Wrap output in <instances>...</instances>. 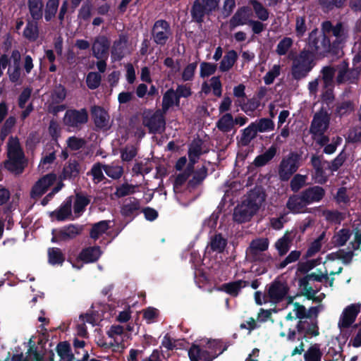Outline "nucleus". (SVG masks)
<instances>
[{
	"mask_svg": "<svg viewBox=\"0 0 361 361\" xmlns=\"http://www.w3.org/2000/svg\"><path fill=\"white\" fill-rule=\"evenodd\" d=\"M308 51L315 56L326 57L329 55L337 56L339 54L338 42H331L330 39L325 35H321L317 28L312 30L308 37Z\"/></svg>",
	"mask_w": 361,
	"mask_h": 361,
	"instance_id": "1",
	"label": "nucleus"
},
{
	"mask_svg": "<svg viewBox=\"0 0 361 361\" xmlns=\"http://www.w3.org/2000/svg\"><path fill=\"white\" fill-rule=\"evenodd\" d=\"M8 159L4 163V168L16 174H21L26 166L25 154L17 137L11 136L7 143Z\"/></svg>",
	"mask_w": 361,
	"mask_h": 361,
	"instance_id": "2",
	"label": "nucleus"
},
{
	"mask_svg": "<svg viewBox=\"0 0 361 361\" xmlns=\"http://www.w3.org/2000/svg\"><path fill=\"white\" fill-rule=\"evenodd\" d=\"M315 66L312 53L305 48L301 50L298 56L293 59L291 76L297 81L306 78Z\"/></svg>",
	"mask_w": 361,
	"mask_h": 361,
	"instance_id": "3",
	"label": "nucleus"
},
{
	"mask_svg": "<svg viewBox=\"0 0 361 361\" xmlns=\"http://www.w3.org/2000/svg\"><path fill=\"white\" fill-rule=\"evenodd\" d=\"M220 0H195L190 13L192 21L202 25L205 16H211L219 8Z\"/></svg>",
	"mask_w": 361,
	"mask_h": 361,
	"instance_id": "4",
	"label": "nucleus"
},
{
	"mask_svg": "<svg viewBox=\"0 0 361 361\" xmlns=\"http://www.w3.org/2000/svg\"><path fill=\"white\" fill-rule=\"evenodd\" d=\"M301 154L297 152H290L282 158L278 168L279 179L288 181L300 166Z\"/></svg>",
	"mask_w": 361,
	"mask_h": 361,
	"instance_id": "5",
	"label": "nucleus"
},
{
	"mask_svg": "<svg viewBox=\"0 0 361 361\" xmlns=\"http://www.w3.org/2000/svg\"><path fill=\"white\" fill-rule=\"evenodd\" d=\"M338 73L336 81L338 85L344 83L357 85L361 75V67L349 68V63L343 60L337 65Z\"/></svg>",
	"mask_w": 361,
	"mask_h": 361,
	"instance_id": "6",
	"label": "nucleus"
},
{
	"mask_svg": "<svg viewBox=\"0 0 361 361\" xmlns=\"http://www.w3.org/2000/svg\"><path fill=\"white\" fill-rule=\"evenodd\" d=\"M151 35L157 46H165L173 35L170 23L164 19L156 20L152 27Z\"/></svg>",
	"mask_w": 361,
	"mask_h": 361,
	"instance_id": "7",
	"label": "nucleus"
},
{
	"mask_svg": "<svg viewBox=\"0 0 361 361\" xmlns=\"http://www.w3.org/2000/svg\"><path fill=\"white\" fill-rule=\"evenodd\" d=\"M288 291L289 287L286 282L275 279L268 286L267 293L263 295L264 302L277 304L283 300Z\"/></svg>",
	"mask_w": 361,
	"mask_h": 361,
	"instance_id": "8",
	"label": "nucleus"
},
{
	"mask_svg": "<svg viewBox=\"0 0 361 361\" xmlns=\"http://www.w3.org/2000/svg\"><path fill=\"white\" fill-rule=\"evenodd\" d=\"M164 111L157 109L154 113L145 111L142 116V124L152 134L161 133L165 130L166 121Z\"/></svg>",
	"mask_w": 361,
	"mask_h": 361,
	"instance_id": "9",
	"label": "nucleus"
},
{
	"mask_svg": "<svg viewBox=\"0 0 361 361\" xmlns=\"http://www.w3.org/2000/svg\"><path fill=\"white\" fill-rule=\"evenodd\" d=\"M330 121V114L324 107H322L313 116L310 127V134L314 137L315 135L324 134L329 128Z\"/></svg>",
	"mask_w": 361,
	"mask_h": 361,
	"instance_id": "10",
	"label": "nucleus"
},
{
	"mask_svg": "<svg viewBox=\"0 0 361 361\" xmlns=\"http://www.w3.org/2000/svg\"><path fill=\"white\" fill-rule=\"evenodd\" d=\"M88 118V112L85 108L68 109L63 117V123L68 128L80 130L87 123Z\"/></svg>",
	"mask_w": 361,
	"mask_h": 361,
	"instance_id": "11",
	"label": "nucleus"
},
{
	"mask_svg": "<svg viewBox=\"0 0 361 361\" xmlns=\"http://www.w3.org/2000/svg\"><path fill=\"white\" fill-rule=\"evenodd\" d=\"M141 209L140 200L135 197H129L123 200L120 208V213L128 224L141 213Z\"/></svg>",
	"mask_w": 361,
	"mask_h": 361,
	"instance_id": "12",
	"label": "nucleus"
},
{
	"mask_svg": "<svg viewBox=\"0 0 361 361\" xmlns=\"http://www.w3.org/2000/svg\"><path fill=\"white\" fill-rule=\"evenodd\" d=\"M295 329L299 334L298 341H307V338L318 336L320 334L317 319L298 321Z\"/></svg>",
	"mask_w": 361,
	"mask_h": 361,
	"instance_id": "13",
	"label": "nucleus"
},
{
	"mask_svg": "<svg viewBox=\"0 0 361 361\" xmlns=\"http://www.w3.org/2000/svg\"><path fill=\"white\" fill-rule=\"evenodd\" d=\"M360 312V306L359 305L351 304L347 306L339 318L338 322V328L342 330L350 327L355 322Z\"/></svg>",
	"mask_w": 361,
	"mask_h": 361,
	"instance_id": "14",
	"label": "nucleus"
},
{
	"mask_svg": "<svg viewBox=\"0 0 361 361\" xmlns=\"http://www.w3.org/2000/svg\"><path fill=\"white\" fill-rule=\"evenodd\" d=\"M56 180L55 173H50L40 178L32 186L30 197L37 198L42 196Z\"/></svg>",
	"mask_w": 361,
	"mask_h": 361,
	"instance_id": "15",
	"label": "nucleus"
},
{
	"mask_svg": "<svg viewBox=\"0 0 361 361\" xmlns=\"http://www.w3.org/2000/svg\"><path fill=\"white\" fill-rule=\"evenodd\" d=\"M90 114L93 123L97 129L106 130L109 127V114L102 106L94 105L91 107Z\"/></svg>",
	"mask_w": 361,
	"mask_h": 361,
	"instance_id": "16",
	"label": "nucleus"
},
{
	"mask_svg": "<svg viewBox=\"0 0 361 361\" xmlns=\"http://www.w3.org/2000/svg\"><path fill=\"white\" fill-rule=\"evenodd\" d=\"M110 44V40L106 36L96 37L92 45L93 56L96 59H108Z\"/></svg>",
	"mask_w": 361,
	"mask_h": 361,
	"instance_id": "17",
	"label": "nucleus"
},
{
	"mask_svg": "<svg viewBox=\"0 0 361 361\" xmlns=\"http://www.w3.org/2000/svg\"><path fill=\"white\" fill-rule=\"evenodd\" d=\"M226 348L219 351V353L209 352L207 350L202 349L199 345L193 344L188 350V356L190 361H212L221 354Z\"/></svg>",
	"mask_w": 361,
	"mask_h": 361,
	"instance_id": "18",
	"label": "nucleus"
},
{
	"mask_svg": "<svg viewBox=\"0 0 361 361\" xmlns=\"http://www.w3.org/2000/svg\"><path fill=\"white\" fill-rule=\"evenodd\" d=\"M252 16V10L248 6L239 7L229 20V28L233 30L235 27L248 23Z\"/></svg>",
	"mask_w": 361,
	"mask_h": 361,
	"instance_id": "19",
	"label": "nucleus"
},
{
	"mask_svg": "<svg viewBox=\"0 0 361 361\" xmlns=\"http://www.w3.org/2000/svg\"><path fill=\"white\" fill-rule=\"evenodd\" d=\"M307 205L320 202L325 196V190L319 185L307 188L300 192Z\"/></svg>",
	"mask_w": 361,
	"mask_h": 361,
	"instance_id": "20",
	"label": "nucleus"
},
{
	"mask_svg": "<svg viewBox=\"0 0 361 361\" xmlns=\"http://www.w3.org/2000/svg\"><path fill=\"white\" fill-rule=\"evenodd\" d=\"M266 197L267 195L262 188L255 187L248 192L246 200L243 202L257 212L265 201Z\"/></svg>",
	"mask_w": 361,
	"mask_h": 361,
	"instance_id": "21",
	"label": "nucleus"
},
{
	"mask_svg": "<svg viewBox=\"0 0 361 361\" xmlns=\"http://www.w3.org/2000/svg\"><path fill=\"white\" fill-rule=\"evenodd\" d=\"M257 212L252 209L244 202L241 204L238 205L234 209L233 220L238 224H243L250 221L252 217Z\"/></svg>",
	"mask_w": 361,
	"mask_h": 361,
	"instance_id": "22",
	"label": "nucleus"
},
{
	"mask_svg": "<svg viewBox=\"0 0 361 361\" xmlns=\"http://www.w3.org/2000/svg\"><path fill=\"white\" fill-rule=\"evenodd\" d=\"M82 230V225L70 224L63 226L57 231V237L61 241L73 240L80 235Z\"/></svg>",
	"mask_w": 361,
	"mask_h": 361,
	"instance_id": "23",
	"label": "nucleus"
},
{
	"mask_svg": "<svg viewBox=\"0 0 361 361\" xmlns=\"http://www.w3.org/2000/svg\"><path fill=\"white\" fill-rule=\"evenodd\" d=\"M127 43L128 37L125 35H120L118 39L114 42L111 54L114 61H121L124 58Z\"/></svg>",
	"mask_w": 361,
	"mask_h": 361,
	"instance_id": "24",
	"label": "nucleus"
},
{
	"mask_svg": "<svg viewBox=\"0 0 361 361\" xmlns=\"http://www.w3.org/2000/svg\"><path fill=\"white\" fill-rule=\"evenodd\" d=\"M295 235L296 231H286L284 235L275 243V247L280 257L284 256L288 253Z\"/></svg>",
	"mask_w": 361,
	"mask_h": 361,
	"instance_id": "25",
	"label": "nucleus"
},
{
	"mask_svg": "<svg viewBox=\"0 0 361 361\" xmlns=\"http://www.w3.org/2000/svg\"><path fill=\"white\" fill-rule=\"evenodd\" d=\"M102 253V252L99 246H90L81 250L78 255V259L85 263H92L99 259Z\"/></svg>",
	"mask_w": 361,
	"mask_h": 361,
	"instance_id": "26",
	"label": "nucleus"
},
{
	"mask_svg": "<svg viewBox=\"0 0 361 361\" xmlns=\"http://www.w3.org/2000/svg\"><path fill=\"white\" fill-rule=\"evenodd\" d=\"M307 206V204L305 203V201L302 200V195L300 192L290 195L286 202V208L292 214H300L304 212V209Z\"/></svg>",
	"mask_w": 361,
	"mask_h": 361,
	"instance_id": "27",
	"label": "nucleus"
},
{
	"mask_svg": "<svg viewBox=\"0 0 361 361\" xmlns=\"http://www.w3.org/2000/svg\"><path fill=\"white\" fill-rule=\"evenodd\" d=\"M311 164L314 170V174L317 178H320L322 180H319L320 183H324L327 180L325 176V171L324 170V164H329L327 161L324 159V156L313 154L310 160Z\"/></svg>",
	"mask_w": 361,
	"mask_h": 361,
	"instance_id": "28",
	"label": "nucleus"
},
{
	"mask_svg": "<svg viewBox=\"0 0 361 361\" xmlns=\"http://www.w3.org/2000/svg\"><path fill=\"white\" fill-rule=\"evenodd\" d=\"M80 173V166L78 161L70 159L63 166L60 175L61 180H74Z\"/></svg>",
	"mask_w": 361,
	"mask_h": 361,
	"instance_id": "29",
	"label": "nucleus"
},
{
	"mask_svg": "<svg viewBox=\"0 0 361 361\" xmlns=\"http://www.w3.org/2000/svg\"><path fill=\"white\" fill-rule=\"evenodd\" d=\"M192 177L188 182V188L194 190L202 184L203 181L208 176V168L206 166H202L195 169L192 174Z\"/></svg>",
	"mask_w": 361,
	"mask_h": 361,
	"instance_id": "30",
	"label": "nucleus"
},
{
	"mask_svg": "<svg viewBox=\"0 0 361 361\" xmlns=\"http://www.w3.org/2000/svg\"><path fill=\"white\" fill-rule=\"evenodd\" d=\"M276 154L277 147L275 145H272L264 153L255 158L253 164L257 168L264 166L274 158Z\"/></svg>",
	"mask_w": 361,
	"mask_h": 361,
	"instance_id": "31",
	"label": "nucleus"
},
{
	"mask_svg": "<svg viewBox=\"0 0 361 361\" xmlns=\"http://www.w3.org/2000/svg\"><path fill=\"white\" fill-rule=\"evenodd\" d=\"M355 104L352 100H344L335 105L334 114L340 118L348 116L355 111Z\"/></svg>",
	"mask_w": 361,
	"mask_h": 361,
	"instance_id": "32",
	"label": "nucleus"
},
{
	"mask_svg": "<svg viewBox=\"0 0 361 361\" xmlns=\"http://www.w3.org/2000/svg\"><path fill=\"white\" fill-rule=\"evenodd\" d=\"M269 241L267 238H257L253 239L246 250V255H252L265 252L268 250Z\"/></svg>",
	"mask_w": 361,
	"mask_h": 361,
	"instance_id": "33",
	"label": "nucleus"
},
{
	"mask_svg": "<svg viewBox=\"0 0 361 361\" xmlns=\"http://www.w3.org/2000/svg\"><path fill=\"white\" fill-rule=\"evenodd\" d=\"M249 285V282L244 280H237L233 282L224 283L221 290L225 291L231 296L236 297L238 295L240 290Z\"/></svg>",
	"mask_w": 361,
	"mask_h": 361,
	"instance_id": "34",
	"label": "nucleus"
},
{
	"mask_svg": "<svg viewBox=\"0 0 361 361\" xmlns=\"http://www.w3.org/2000/svg\"><path fill=\"white\" fill-rule=\"evenodd\" d=\"M51 217H55L58 221H63L71 216V200H67L61 206L50 213Z\"/></svg>",
	"mask_w": 361,
	"mask_h": 361,
	"instance_id": "35",
	"label": "nucleus"
},
{
	"mask_svg": "<svg viewBox=\"0 0 361 361\" xmlns=\"http://www.w3.org/2000/svg\"><path fill=\"white\" fill-rule=\"evenodd\" d=\"M216 127L224 133H229L234 128L233 117L231 113L222 115L216 123Z\"/></svg>",
	"mask_w": 361,
	"mask_h": 361,
	"instance_id": "36",
	"label": "nucleus"
},
{
	"mask_svg": "<svg viewBox=\"0 0 361 361\" xmlns=\"http://www.w3.org/2000/svg\"><path fill=\"white\" fill-rule=\"evenodd\" d=\"M227 245V239L221 233H216L210 238L209 247L212 252L222 253Z\"/></svg>",
	"mask_w": 361,
	"mask_h": 361,
	"instance_id": "37",
	"label": "nucleus"
},
{
	"mask_svg": "<svg viewBox=\"0 0 361 361\" xmlns=\"http://www.w3.org/2000/svg\"><path fill=\"white\" fill-rule=\"evenodd\" d=\"M238 59V54L235 50L228 51L220 62L219 71L221 72L228 71L235 64Z\"/></svg>",
	"mask_w": 361,
	"mask_h": 361,
	"instance_id": "38",
	"label": "nucleus"
},
{
	"mask_svg": "<svg viewBox=\"0 0 361 361\" xmlns=\"http://www.w3.org/2000/svg\"><path fill=\"white\" fill-rule=\"evenodd\" d=\"M257 133L255 123L252 122L247 128L242 130V135L239 142L243 146H247L257 137Z\"/></svg>",
	"mask_w": 361,
	"mask_h": 361,
	"instance_id": "39",
	"label": "nucleus"
},
{
	"mask_svg": "<svg viewBox=\"0 0 361 361\" xmlns=\"http://www.w3.org/2000/svg\"><path fill=\"white\" fill-rule=\"evenodd\" d=\"M109 221L103 220L94 224L90 229V238L97 240L109 228Z\"/></svg>",
	"mask_w": 361,
	"mask_h": 361,
	"instance_id": "40",
	"label": "nucleus"
},
{
	"mask_svg": "<svg viewBox=\"0 0 361 361\" xmlns=\"http://www.w3.org/2000/svg\"><path fill=\"white\" fill-rule=\"evenodd\" d=\"M27 6L33 20H39L42 19L43 16V4L42 0H28Z\"/></svg>",
	"mask_w": 361,
	"mask_h": 361,
	"instance_id": "41",
	"label": "nucleus"
},
{
	"mask_svg": "<svg viewBox=\"0 0 361 361\" xmlns=\"http://www.w3.org/2000/svg\"><path fill=\"white\" fill-rule=\"evenodd\" d=\"M323 353L319 343L312 344L304 353L305 361H322Z\"/></svg>",
	"mask_w": 361,
	"mask_h": 361,
	"instance_id": "42",
	"label": "nucleus"
},
{
	"mask_svg": "<svg viewBox=\"0 0 361 361\" xmlns=\"http://www.w3.org/2000/svg\"><path fill=\"white\" fill-rule=\"evenodd\" d=\"M66 96L67 90L66 87L61 84H58L51 92L50 102L61 104L66 99Z\"/></svg>",
	"mask_w": 361,
	"mask_h": 361,
	"instance_id": "43",
	"label": "nucleus"
},
{
	"mask_svg": "<svg viewBox=\"0 0 361 361\" xmlns=\"http://www.w3.org/2000/svg\"><path fill=\"white\" fill-rule=\"evenodd\" d=\"M49 263L51 265L62 264L65 261V256L61 249L50 247L48 250Z\"/></svg>",
	"mask_w": 361,
	"mask_h": 361,
	"instance_id": "44",
	"label": "nucleus"
},
{
	"mask_svg": "<svg viewBox=\"0 0 361 361\" xmlns=\"http://www.w3.org/2000/svg\"><path fill=\"white\" fill-rule=\"evenodd\" d=\"M60 0H48L44 11V19L47 22L51 21L56 16L59 6Z\"/></svg>",
	"mask_w": 361,
	"mask_h": 361,
	"instance_id": "45",
	"label": "nucleus"
},
{
	"mask_svg": "<svg viewBox=\"0 0 361 361\" xmlns=\"http://www.w3.org/2000/svg\"><path fill=\"white\" fill-rule=\"evenodd\" d=\"M250 4L252 6L256 16L262 21H266L269 18V11L257 0H250Z\"/></svg>",
	"mask_w": 361,
	"mask_h": 361,
	"instance_id": "46",
	"label": "nucleus"
},
{
	"mask_svg": "<svg viewBox=\"0 0 361 361\" xmlns=\"http://www.w3.org/2000/svg\"><path fill=\"white\" fill-rule=\"evenodd\" d=\"M250 262L259 264H264L270 266L273 262V258L269 253L265 252L255 253L247 255Z\"/></svg>",
	"mask_w": 361,
	"mask_h": 361,
	"instance_id": "47",
	"label": "nucleus"
},
{
	"mask_svg": "<svg viewBox=\"0 0 361 361\" xmlns=\"http://www.w3.org/2000/svg\"><path fill=\"white\" fill-rule=\"evenodd\" d=\"M252 123H255L256 130L259 133L271 131L275 126L274 121L269 118H262Z\"/></svg>",
	"mask_w": 361,
	"mask_h": 361,
	"instance_id": "48",
	"label": "nucleus"
},
{
	"mask_svg": "<svg viewBox=\"0 0 361 361\" xmlns=\"http://www.w3.org/2000/svg\"><path fill=\"white\" fill-rule=\"evenodd\" d=\"M135 188L136 186L133 184L124 183L116 188V191L114 195L117 198L124 197L134 194L135 192Z\"/></svg>",
	"mask_w": 361,
	"mask_h": 361,
	"instance_id": "49",
	"label": "nucleus"
},
{
	"mask_svg": "<svg viewBox=\"0 0 361 361\" xmlns=\"http://www.w3.org/2000/svg\"><path fill=\"white\" fill-rule=\"evenodd\" d=\"M323 214L327 221L335 224H341V221L345 219V214L338 210H325Z\"/></svg>",
	"mask_w": 361,
	"mask_h": 361,
	"instance_id": "50",
	"label": "nucleus"
},
{
	"mask_svg": "<svg viewBox=\"0 0 361 361\" xmlns=\"http://www.w3.org/2000/svg\"><path fill=\"white\" fill-rule=\"evenodd\" d=\"M176 93L173 89L171 88L164 93L162 98L161 109L164 113H166L168 110L174 105V97Z\"/></svg>",
	"mask_w": 361,
	"mask_h": 361,
	"instance_id": "51",
	"label": "nucleus"
},
{
	"mask_svg": "<svg viewBox=\"0 0 361 361\" xmlns=\"http://www.w3.org/2000/svg\"><path fill=\"white\" fill-rule=\"evenodd\" d=\"M90 200L85 196L76 194L75 200L73 204V210L75 214H80L82 213L85 207L90 204Z\"/></svg>",
	"mask_w": 361,
	"mask_h": 361,
	"instance_id": "52",
	"label": "nucleus"
},
{
	"mask_svg": "<svg viewBox=\"0 0 361 361\" xmlns=\"http://www.w3.org/2000/svg\"><path fill=\"white\" fill-rule=\"evenodd\" d=\"M7 75L8 76L10 82L16 85H21L23 80L20 79L21 77V68L20 65H13V68L9 67L7 71Z\"/></svg>",
	"mask_w": 361,
	"mask_h": 361,
	"instance_id": "53",
	"label": "nucleus"
},
{
	"mask_svg": "<svg viewBox=\"0 0 361 361\" xmlns=\"http://www.w3.org/2000/svg\"><path fill=\"white\" fill-rule=\"evenodd\" d=\"M39 31L37 25L32 22H27L24 31L23 36L30 41L34 42L38 38Z\"/></svg>",
	"mask_w": 361,
	"mask_h": 361,
	"instance_id": "54",
	"label": "nucleus"
},
{
	"mask_svg": "<svg viewBox=\"0 0 361 361\" xmlns=\"http://www.w3.org/2000/svg\"><path fill=\"white\" fill-rule=\"evenodd\" d=\"M323 279L328 280L329 276L327 272H326L324 274H317L315 273H311L309 274L305 275L304 277L299 279L298 283L299 286H307V284H310L309 282L311 280L322 282Z\"/></svg>",
	"mask_w": 361,
	"mask_h": 361,
	"instance_id": "55",
	"label": "nucleus"
},
{
	"mask_svg": "<svg viewBox=\"0 0 361 361\" xmlns=\"http://www.w3.org/2000/svg\"><path fill=\"white\" fill-rule=\"evenodd\" d=\"M307 176L295 174L290 180V188L293 192H298L306 183Z\"/></svg>",
	"mask_w": 361,
	"mask_h": 361,
	"instance_id": "56",
	"label": "nucleus"
},
{
	"mask_svg": "<svg viewBox=\"0 0 361 361\" xmlns=\"http://www.w3.org/2000/svg\"><path fill=\"white\" fill-rule=\"evenodd\" d=\"M56 350L61 360H65L67 357H73L71 345L68 341L59 342Z\"/></svg>",
	"mask_w": 361,
	"mask_h": 361,
	"instance_id": "57",
	"label": "nucleus"
},
{
	"mask_svg": "<svg viewBox=\"0 0 361 361\" xmlns=\"http://www.w3.org/2000/svg\"><path fill=\"white\" fill-rule=\"evenodd\" d=\"M16 119L14 116H9L1 127L0 131V138L4 141L8 134L11 132L12 128L14 127Z\"/></svg>",
	"mask_w": 361,
	"mask_h": 361,
	"instance_id": "58",
	"label": "nucleus"
},
{
	"mask_svg": "<svg viewBox=\"0 0 361 361\" xmlns=\"http://www.w3.org/2000/svg\"><path fill=\"white\" fill-rule=\"evenodd\" d=\"M347 159V154L343 149L330 163L329 169L332 171H337Z\"/></svg>",
	"mask_w": 361,
	"mask_h": 361,
	"instance_id": "59",
	"label": "nucleus"
},
{
	"mask_svg": "<svg viewBox=\"0 0 361 361\" xmlns=\"http://www.w3.org/2000/svg\"><path fill=\"white\" fill-rule=\"evenodd\" d=\"M336 69L330 66H324L321 73L325 87L331 85L335 75Z\"/></svg>",
	"mask_w": 361,
	"mask_h": 361,
	"instance_id": "60",
	"label": "nucleus"
},
{
	"mask_svg": "<svg viewBox=\"0 0 361 361\" xmlns=\"http://www.w3.org/2000/svg\"><path fill=\"white\" fill-rule=\"evenodd\" d=\"M346 0H319V3L324 9L332 11L334 8H342Z\"/></svg>",
	"mask_w": 361,
	"mask_h": 361,
	"instance_id": "61",
	"label": "nucleus"
},
{
	"mask_svg": "<svg viewBox=\"0 0 361 361\" xmlns=\"http://www.w3.org/2000/svg\"><path fill=\"white\" fill-rule=\"evenodd\" d=\"M293 39L290 37H283L277 44L276 51L279 56L286 54L289 49L293 45Z\"/></svg>",
	"mask_w": 361,
	"mask_h": 361,
	"instance_id": "62",
	"label": "nucleus"
},
{
	"mask_svg": "<svg viewBox=\"0 0 361 361\" xmlns=\"http://www.w3.org/2000/svg\"><path fill=\"white\" fill-rule=\"evenodd\" d=\"M216 64L209 62H202L200 64V78H204L214 74L216 71Z\"/></svg>",
	"mask_w": 361,
	"mask_h": 361,
	"instance_id": "63",
	"label": "nucleus"
},
{
	"mask_svg": "<svg viewBox=\"0 0 361 361\" xmlns=\"http://www.w3.org/2000/svg\"><path fill=\"white\" fill-rule=\"evenodd\" d=\"M102 77L99 73L90 72L86 78V83L90 90L97 88L101 83Z\"/></svg>",
	"mask_w": 361,
	"mask_h": 361,
	"instance_id": "64",
	"label": "nucleus"
}]
</instances>
